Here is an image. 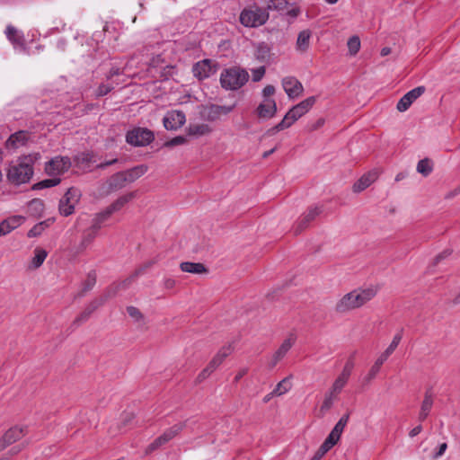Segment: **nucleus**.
Wrapping results in <instances>:
<instances>
[{
	"label": "nucleus",
	"mask_w": 460,
	"mask_h": 460,
	"mask_svg": "<svg viewBox=\"0 0 460 460\" xmlns=\"http://www.w3.org/2000/svg\"><path fill=\"white\" fill-rule=\"evenodd\" d=\"M40 158V153L20 156L13 162L7 171L8 181L15 185L30 181L33 175V164Z\"/></svg>",
	"instance_id": "nucleus-1"
},
{
	"label": "nucleus",
	"mask_w": 460,
	"mask_h": 460,
	"mask_svg": "<svg viewBox=\"0 0 460 460\" xmlns=\"http://www.w3.org/2000/svg\"><path fill=\"white\" fill-rule=\"evenodd\" d=\"M113 89L112 85L102 84L98 86L95 92L96 97H102L108 94Z\"/></svg>",
	"instance_id": "nucleus-51"
},
{
	"label": "nucleus",
	"mask_w": 460,
	"mask_h": 460,
	"mask_svg": "<svg viewBox=\"0 0 460 460\" xmlns=\"http://www.w3.org/2000/svg\"><path fill=\"white\" fill-rule=\"evenodd\" d=\"M187 143V138L183 136H177L164 143V146H176Z\"/></svg>",
	"instance_id": "nucleus-50"
},
{
	"label": "nucleus",
	"mask_w": 460,
	"mask_h": 460,
	"mask_svg": "<svg viewBox=\"0 0 460 460\" xmlns=\"http://www.w3.org/2000/svg\"><path fill=\"white\" fill-rule=\"evenodd\" d=\"M96 284V272L94 270H91L84 281L82 284V289L79 293L80 296H84L88 291H90L94 285Z\"/></svg>",
	"instance_id": "nucleus-29"
},
{
	"label": "nucleus",
	"mask_w": 460,
	"mask_h": 460,
	"mask_svg": "<svg viewBox=\"0 0 460 460\" xmlns=\"http://www.w3.org/2000/svg\"><path fill=\"white\" fill-rule=\"evenodd\" d=\"M193 75L199 81L208 78L215 73L209 59H203L195 63L192 66Z\"/></svg>",
	"instance_id": "nucleus-14"
},
{
	"label": "nucleus",
	"mask_w": 460,
	"mask_h": 460,
	"mask_svg": "<svg viewBox=\"0 0 460 460\" xmlns=\"http://www.w3.org/2000/svg\"><path fill=\"white\" fill-rule=\"evenodd\" d=\"M433 170L432 162L429 158L419 161L417 164V172L423 176H428Z\"/></svg>",
	"instance_id": "nucleus-36"
},
{
	"label": "nucleus",
	"mask_w": 460,
	"mask_h": 460,
	"mask_svg": "<svg viewBox=\"0 0 460 460\" xmlns=\"http://www.w3.org/2000/svg\"><path fill=\"white\" fill-rule=\"evenodd\" d=\"M377 293L374 287L358 288L345 294L335 305V311L344 314L363 306L373 299Z\"/></svg>",
	"instance_id": "nucleus-2"
},
{
	"label": "nucleus",
	"mask_w": 460,
	"mask_h": 460,
	"mask_svg": "<svg viewBox=\"0 0 460 460\" xmlns=\"http://www.w3.org/2000/svg\"><path fill=\"white\" fill-rule=\"evenodd\" d=\"M136 197V191H131L119 197L114 202H112L107 208L111 214L119 211L126 204L131 201Z\"/></svg>",
	"instance_id": "nucleus-21"
},
{
	"label": "nucleus",
	"mask_w": 460,
	"mask_h": 460,
	"mask_svg": "<svg viewBox=\"0 0 460 460\" xmlns=\"http://www.w3.org/2000/svg\"><path fill=\"white\" fill-rule=\"evenodd\" d=\"M275 93V87L273 85H267L263 88L262 94L264 99H271L270 97Z\"/></svg>",
	"instance_id": "nucleus-58"
},
{
	"label": "nucleus",
	"mask_w": 460,
	"mask_h": 460,
	"mask_svg": "<svg viewBox=\"0 0 460 460\" xmlns=\"http://www.w3.org/2000/svg\"><path fill=\"white\" fill-rule=\"evenodd\" d=\"M339 394L337 393H332V389H329L324 395L323 402L321 406V411H328L333 405L334 401L338 399Z\"/></svg>",
	"instance_id": "nucleus-34"
},
{
	"label": "nucleus",
	"mask_w": 460,
	"mask_h": 460,
	"mask_svg": "<svg viewBox=\"0 0 460 460\" xmlns=\"http://www.w3.org/2000/svg\"><path fill=\"white\" fill-rule=\"evenodd\" d=\"M186 122V116L183 111L172 110L166 112L163 123L167 130H177Z\"/></svg>",
	"instance_id": "nucleus-10"
},
{
	"label": "nucleus",
	"mask_w": 460,
	"mask_h": 460,
	"mask_svg": "<svg viewBox=\"0 0 460 460\" xmlns=\"http://www.w3.org/2000/svg\"><path fill=\"white\" fill-rule=\"evenodd\" d=\"M187 132L189 136L199 137L209 134L211 128L205 123L190 124Z\"/></svg>",
	"instance_id": "nucleus-26"
},
{
	"label": "nucleus",
	"mask_w": 460,
	"mask_h": 460,
	"mask_svg": "<svg viewBox=\"0 0 460 460\" xmlns=\"http://www.w3.org/2000/svg\"><path fill=\"white\" fill-rule=\"evenodd\" d=\"M348 49L351 56H355L360 49V40L358 36H352L348 40Z\"/></svg>",
	"instance_id": "nucleus-42"
},
{
	"label": "nucleus",
	"mask_w": 460,
	"mask_h": 460,
	"mask_svg": "<svg viewBox=\"0 0 460 460\" xmlns=\"http://www.w3.org/2000/svg\"><path fill=\"white\" fill-rule=\"evenodd\" d=\"M402 334H403V329L399 330L395 333V335L393 338L392 342L385 350V351H386V354L392 355L394 353V351L396 349V348L398 347L399 343L401 342V341L402 339Z\"/></svg>",
	"instance_id": "nucleus-41"
},
{
	"label": "nucleus",
	"mask_w": 460,
	"mask_h": 460,
	"mask_svg": "<svg viewBox=\"0 0 460 460\" xmlns=\"http://www.w3.org/2000/svg\"><path fill=\"white\" fill-rule=\"evenodd\" d=\"M108 192H114L126 187V178L122 172L114 173L107 180Z\"/></svg>",
	"instance_id": "nucleus-19"
},
{
	"label": "nucleus",
	"mask_w": 460,
	"mask_h": 460,
	"mask_svg": "<svg viewBox=\"0 0 460 460\" xmlns=\"http://www.w3.org/2000/svg\"><path fill=\"white\" fill-rule=\"evenodd\" d=\"M5 220L6 223L10 225L12 230H14L22 225V223L24 221V217L21 216H13L6 218Z\"/></svg>",
	"instance_id": "nucleus-49"
},
{
	"label": "nucleus",
	"mask_w": 460,
	"mask_h": 460,
	"mask_svg": "<svg viewBox=\"0 0 460 460\" xmlns=\"http://www.w3.org/2000/svg\"><path fill=\"white\" fill-rule=\"evenodd\" d=\"M12 230L10 225L8 223H6V220H3L1 223H0V236H3V235H5L7 234H9Z\"/></svg>",
	"instance_id": "nucleus-57"
},
{
	"label": "nucleus",
	"mask_w": 460,
	"mask_h": 460,
	"mask_svg": "<svg viewBox=\"0 0 460 460\" xmlns=\"http://www.w3.org/2000/svg\"><path fill=\"white\" fill-rule=\"evenodd\" d=\"M349 414H344L339 420L338 422L335 424V428L339 429L340 430H341L343 432L344 430V428L346 427L348 421H349Z\"/></svg>",
	"instance_id": "nucleus-56"
},
{
	"label": "nucleus",
	"mask_w": 460,
	"mask_h": 460,
	"mask_svg": "<svg viewBox=\"0 0 460 460\" xmlns=\"http://www.w3.org/2000/svg\"><path fill=\"white\" fill-rule=\"evenodd\" d=\"M71 166V161L66 156H56L46 163L45 172L49 176H57L63 174Z\"/></svg>",
	"instance_id": "nucleus-8"
},
{
	"label": "nucleus",
	"mask_w": 460,
	"mask_h": 460,
	"mask_svg": "<svg viewBox=\"0 0 460 460\" xmlns=\"http://www.w3.org/2000/svg\"><path fill=\"white\" fill-rule=\"evenodd\" d=\"M5 35L14 47H23L24 38L23 35L17 31L15 27L9 24L5 29Z\"/></svg>",
	"instance_id": "nucleus-22"
},
{
	"label": "nucleus",
	"mask_w": 460,
	"mask_h": 460,
	"mask_svg": "<svg viewBox=\"0 0 460 460\" xmlns=\"http://www.w3.org/2000/svg\"><path fill=\"white\" fill-rule=\"evenodd\" d=\"M34 257L32 258L31 263L33 268H40L47 258V252L44 249L37 248L34 251Z\"/></svg>",
	"instance_id": "nucleus-38"
},
{
	"label": "nucleus",
	"mask_w": 460,
	"mask_h": 460,
	"mask_svg": "<svg viewBox=\"0 0 460 460\" xmlns=\"http://www.w3.org/2000/svg\"><path fill=\"white\" fill-rule=\"evenodd\" d=\"M233 108H234L233 106H229V107H227V106H216L215 107L216 111L217 113L223 112L225 114H227V113L231 112Z\"/></svg>",
	"instance_id": "nucleus-63"
},
{
	"label": "nucleus",
	"mask_w": 460,
	"mask_h": 460,
	"mask_svg": "<svg viewBox=\"0 0 460 460\" xmlns=\"http://www.w3.org/2000/svg\"><path fill=\"white\" fill-rule=\"evenodd\" d=\"M249 79L248 72L240 66L223 69L220 75V84L223 89L235 91L243 87Z\"/></svg>",
	"instance_id": "nucleus-3"
},
{
	"label": "nucleus",
	"mask_w": 460,
	"mask_h": 460,
	"mask_svg": "<svg viewBox=\"0 0 460 460\" xmlns=\"http://www.w3.org/2000/svg\"><path fill=\"white\" fill-rule=\"evenodd\" d=\"M80 191L72 187L67 190L65 195L59 201V212L64 217H68L72 215L75 211V206L79 201L80 199Z\"/></svg>",
	"instance_id": "nucleus-7"
},
{
	"label": "nucleus",
	"mask_w": 460,
	"mask_h": 460,
	"mask_svg": "<svg viewBox=\"0 0 460 460\" xmlns=\"http://www.w3.org/2000/svg\"><path fill=\"white\" fill-rule=\"evenodd\" d=\"M233 351L234 348L232 344L229 343L223 346L212 358L208 366L215 371Z\"/></svg>",
	"instance_id": "nucleus-17"
},
{
	"label": "nucleus",
	"mask_w": 460,
	"mask_h": 460,
	"mask_svg": "<svg viewBox=\"0 0 460 460\" xmlns=\"http://www.w3.org/2000/svg\"><path fill=\"white\" fill-rule=\"evenodd\" d=\"M447 443H442L439 447H438V450L435 453V457H440L441 456L444 455L445 451L447 450Z\"/></svg>",
	"instance_id": "nucleus-64"
},
{
	"label": "nucleus",
	"mask_w": 460,
	"mask_h": 460,
	"mask_svg": "<svg viewBox=\"0 0 460 460\" xmlns=\"http://www.w3.org/2000/svg\"><path fill=\"white\" fill-rule=\"evenodd\" d=\"M349 380V376L340 373V375L335 378L330 389L332 390V393L334 392L340 394L342 389L347 385Z\"/></svg>",
	"instance_id": "nucleus-33"
},
{
	"label": "nucleus",
	"mask_w": 460,
	"mask_h": 460,
	"mask_svg": "<svg viewBox=\"0 0 460 460\" xmlns=\"http://www.w3.org/2000/svg\"><path fill=\"white\" fill-rule=\"evenodd\" d=\"M180 269L183 272L202 274L207 273L208 270L203 263L184 261L180 264Z\"/></svg>",
	"instance_id": "nucleus-25"
},
{
	"label": "nucleus",
	"mask_w": 460,
	"mask_h": 460,
	"mask_svg": "<svg viewBox=\"0 0 460 460\" xmlns=\"http://www.w3.org/2000/svg\"><path fill=\"white\" fill-rule=\"evenodd\" d=\"M311 35L309 30H304L299 32L296 44L297 51L305 52L309 49Z\"/></svg>",
	"instance_id": "nucleus-27"
},
{
	"label": "nucleus",
	"mask_w": 460,
	"mask_h": 460,
	"mask_svg": "<svg viewBox=\"0 0 460 460\" xmlns=\"http://www.w3.org/2000/svg\"><path fill=\"white\" fill-rule=\"evenodd\" d=\"M98 234V231L92 228L91 226L86 229L82 235V240L78 245V250L80 252L85 250L96 238Z\"/></svg>",
	"instance_id": "nucleus-28"
},
{
	"label": "nucleus",
	"mask_w": 460,
	"mask_h": 460,
	"mask_svg": "<svg viewBox=\"0 0 460 460\" xmlns=\"http://www.w3.org/2000/svg\"><path fill=\"white\" fill-rule=\"evenodd\" d=\"M379 371H380V368L377 367V366L373 365L371 367L369 372L367 373V375L363 377V379H362L363 385L370 384L371 381L376 378V376Z\"/></svg>",
	"instance_id": "nucleus-47"
},
{
	"label": "nucleus",
	"mask_w": 460,
	"mask_h": 460,
	"mask_svg": "<svg viewBox=\"0 0 460 460\" xmlns=\"http://www.w3.org/2000/svg\"><path fill=\"white\" fill-rule=\"evenodd\" d=\"M185 427L184 422H179L165 429L162 436L167 441H171L173 438H175Z\"/></svg>",
	"instance_id": "nucleus-31"
},
{
	"label": "nucleus",
	"mask_w": 460,
	"mask_h": 460,
	"mask_svg": "<svg viewBox=\"0 0 460 460\" xmlns=\"http://www.w3.org/2000/svg\"><path fill=\"white\" fill-rule=\"evenodd\" d=\"M376 179V173L374 172H369L364 175H362L354 184H353V191L354 192H361L366 190L368 186L371 185Z\"/></svg>",
	"instance_id": "nucleus-20"
},
{
	"label": "nucleus",
	"mask_w": 460,
	"mask_h": 460,
	"mask_svg": "<svg viewBox=\"0 0 460 460\" xmlns=\"http://www.w3.org/2000/svg\"><path fill=\"white\" fill-rule=\"evenodd\" d=\"M291 389V384L289 378L286 377L277 384L273 389V394L280 396L287 394Z\"/></svg>",
	"instance_id": "nucleus-39"
},
{
	"label": "nucleus",
	"mask_w": 460,
	"mask_h": 460,
	"mask_svg": "<svg viewBox=\"0 0 460 460\" xmlns=\"http://www.w3.org/2000/svg\"><path fill=\"white\" fill-rule=\"evenodd\" d=\"M296 338L294 336H290L288 339H286L279 348L276 350L279 352V354H281L282 356H286V354L288 352V350L292 348V346L295 344Z\"/></svg>",
	"instance_id": "nucleus-44"
},
{
	"label": "nucleus",
	"mask_w": 460,
	"mask_h": 460,
	"mask_svg": "<svg viewBox=\"0 0 460 460\" xmlns=\"http://www.w3.org/2000/svg\"><path fill=\"white\" fill-rule=\"evenodd\" d=\"M128 314L137 323H139L144 320V315L140 312V310L133 305H129L127 307Z\"/></svg>",
	"instance_id": "nucleus-46"
},
{
	"label": "nucleus",
	"mask_w": 460,
	"mask_h": 460,
	"mask_svg": "<svg viewBox=\"0 0 460 460\" xmlns=\"http://www.w3.org/2000/svg\"><path fill=\"white\" fill-rule=\"evenodd\" d=\"M286 128H288V123H286V122L284 121V119H282V120H281L279 123H278L276 126H274V127H272V128H269V129L266 131V133H265V134H266L267 136H273V135H275L277 132L281 131V130H284V129H286Z\"/></svg>",
	"instance_id": "nucleus-48"
},
{
	"label": "nucleus",
	"mask_w": 460,
	"mask_h": 460,
	"mask_svg": "<svg viewBox=\"0 0 460 460\" xmlns=\"http://www.w3.org/2000/svg\"><path fill=\"white\" fill-rule=\"evenodd\" d=\"M28 445V443H22L21 445H17L15 447H13L8 452H7V456H14V455H17L19 454L23 448H25V447Z\"/></svg>",
	"instance_id": "nucleus-59"
},
{
	"label": "nucleus",
	"mask_w": 460,
	"mask_h": 460,
	"mask_svg": "<svg viewBox=\"0 0 460 460\" xmlns=\"http://www.w3.org/2000/svg\"><path fill=\"white\" fill-rule=\"evenodd\" d=\"M167 441L164 439V438L161 435L158 438H156L151 444L147 446L146 448V455H149L152 452L157 450L162 446L165 445Z\"/></svg>",
	"instance_id": "nucleus-43"
},
{
	"label": "nucleus",
	"mask_w": 460,
	"mask_h": 460,
	"mask_svg": "<svg viewBox=\"0 0 460 460\" xmlns=\"http://www.w3.org/2000/svg\"><path fill=\"white\" fill-rule=\"evenodd\" d=\"M322 213V208L319 207H311L308 210L301 216V217L296 221L294 226L295 234H300L303 230H305L309 224L316 218Z\"/></svg>",
	"instance_id": "nucleus-11"
},
{
	"label": "nucleus",
	"mask_w": 460,
	"mask_h": 460,
	"mask_svg": "<svg viewBox=\"0 0 460 460\" xmlns=\"http://www.w3.org/2000/svg\"><path fill=\"white\" fill-rule=\"evenodd\" d=\"M27 433L28 430L26 427H11L8 430L4 432V434L0 438V452L4 450L7 447L15 443L16 441L20 440Z\"/></svg>",
	"instance_id": "nucleus-9"
},
{
	"label": "nucleus",
	"mask_w": 460,
	"mask_h": 460,
	"mask_svg": "<svg viewBox=\"0 0 460 460\" xmlns=\"http://www.w3.org/2000/svg\"><path fill=\"white\" fill-rule=\"evenodd\" d=\"M353 368H354V361L352 358H349L346 361L345 365L343 366V368H342L341 374L350 377Z\"/></svg>",
	"instance_id": "nucleus-54"
},
{
	"label": "nucleus",
	"mask_w": 460,
	"mask_h": 460,
	"mask_svg": "<svg viewBox=\"0 0 460 460\" xmlns=\"http://www.w3.org/2000/svg\"><path fill=\"white\" fill-rule=\"evenodd\" d=\"M143 274H144L143 269H137L128 278H127L126 279H124L120 283H119L118 288H119V289L128 288L131 285V283L137 279V278H138L139 276H141Z\"/></svg>",
	"instance_id": "nucleus-40"
},
{
	"label": "nucleus",
	"mask_w": 460,
	"mask_h": 460,
	"mask_svg": "<svg viewBox=\"0 0 460 460\" xmlns=\"http://www.w3.org/2000/svg\"><path fill=\"white\" fill-rule=\"evenodd\" d=\"M265 66H260L258 68H255V69H252V81L253 82H259L262 79V77L264 76L265 75Z\"/></svg>",
	"instance_id": "nucleus-53"
},
{
	"label": "nucleus",
	"mask_w": 460,
	"mask_h": 460,
	"mask_svg": "<svg viewBox=\"0 0 460 460\" xmlns=\"http://www.w3.org/2000/svg\"><path fill=\"white\" fill-rule=\"evenodd\" d=\"M270 48L267 43L261 42L256 46L254 56L259 61H265L270 55Z\"/></svg>",
	"instance_id": "nucleus-35"
},
{
	"label": "nucleus",
	"mask_w": 460,
	"mask_h": 460,
	"mask_svg": "<svg viewBox=\"0 0 460 460\" xmlns=\"http://www.w3.org/2000/svg\"><path fill=\"white\" fill-rule=\"evenodd\" d=\"M147 171V166L141 164L135 166L129 170L122 171L124 177L126 178V183L134 182L136 180L144 175Z\"/></svg>",
	"instance_id": "nucleus-23"
},
{
	"label": "nucleus",
	"mask_w": 460,
	"mask_h": 460,
	"mask_svg": "<svg viewBox=\"0 0 460 460\" xmlns=\"http://www.w3.org/2000/svg\"><path fill=\"white\" fill-rule=\"evenodd\" d=\"M316 98L310 96L298 104L293 106L284 116L283 119L288 124V128L291 127L298 119L307 113L310 109L314 105Z\"/></svg>",
	"instance_id": "nucleus-5"
},
{
	"label": "nucleus",
	"mask_w": 460,
	"mask_h": 460,
	"mask_svg": "<svg viewBox=\"0 0 460 460\" xmlns=\"http://www.w3.org/2000/svg\"><path fill=\"white\" fill-rule=\"evenodd\" d=\"M341 434H342L341 430H340L339 429L333 427V429H332V431L330 432L328 437H330L331 438H332L333 440L338 442L340 440V438H341Z\"/></svg>",
	"instance_id": "nucleus-61"
},
{
	"label": "nucleus",
	"mask_w": 460,
	"mask_h": 460,
	"mask_svg": "<svg viewBox=\"0 0 460 460\" xmlns=\"http://www.w3.org/2000/svg\"><path fill=\"white\" fill-rule=\"evenodd\" d=\"M104 303V299H95L92 301L89 305H86L84 310L75 319L74 324L80 325L81 323L86 322L90 315L102 304Z\"/></svg>",
	"instance_id": "nucleus-18"
},
{
	"label": "nucleus",
	"mask_w": 460,
	"mask_h": 460,
	"mask_svg": "<svg viewBox=\"0 0 460 460\" xmlns=\"http://www.w3.org/2000/svg\"><path fill=\"white\" fill-rule=\"evenodd\" d=\"M337 442L331 438L330 437H327L323 443L320 446V449L326 454L334 445H336Z\"/></svg>",
	"instance_id": "nucleus-55"
},
{
	"label": "nucleus",
	"mask_w": 460,
	"mask_h": 460,
	"mask_svg": "<svg viewBox=\"0 0 460 460\" xmlns=\"http://www.w3.org/2000/svg\"><path fill=\"white\" fill-rule=\"evenodd\" d=\"M30 133L25 130H20L13 134H12L9 138L5 142V146L7 148L16 149L18 147L23 146L26 145L29 140Z\"/></svg>",
	"instance_id": "nucleus-16"
},
{
	"label": "nucleus",
	"mask_w": 460,
	"mask_h": 460,
	"mask_svg": "<svg viewBox=\"0 0 460 460\" xmlns=\"http://www.w3.org/2000/svg\"><path fill=\"white\" fill-rule=\"evenodd\" d=\"M52 219H48L36 224L27 234L28 237H36L41 234V233L52 224Z\"/></svg>",
	"instance_id": "nucleus-32"
},
{
	"label": "nucleus",
	"mask_w": 460,
	"mask_h": 460,
	"mask_svg": "<svg viewBox=\"0 0 460 460\" xmlns=\"http://www.w3.org/2000/svg\"><path fill=\"white\" fill-rule=\"evenodd\" d=\"M147 171V166L141 164L135 166L129 170L122 171L124 177L126 178V183L134 182L136 180L144 175Z\"/></svg>",
	"instance_id": "nucleus-24"
},
{
	"label": "nucleus",
	"mask_w": 460,
	"mask_h": 460,
	"mask_svg": "<svg viewBox=\"0 0 460 460\" xmlns=\"http://www.w3.org/2000/svg\"><path fill=\"white\" fill-rule=\"evenodd\" d=\"M163 284H164V288L172 289V288H173L175 287L176 282L172 278H166V279H164Z\"/></svg>",
	"instance_id": "nucleus-62"
},
{
	"label": "nucleus",
	"mask_w": 460,
	"mask_h": 460,
	"mask_svg": "<svg viewBox=\"0 0 460 460\" xmlns=\"http://www.w3.org/2000/svg\"><path fill=\"white\" fill-rule=\"evenodd\" d=\"M111 215L112 214L107 208L103 211L97 213L93 219L91 227L99 232L102 223L106 221Z\"/></svg>",
	"instance_id": "nucleus-30"
},
{
	"label": "nucleus",
	"mask_w": 460,
	"mask_h": 460,
	"mask_svg": "<svg viewBox=\"0 0 460 460\" xmlns=\"http://www.w3.org/2000/svg\"><path fill=\"white\" fill-rule=\"evenodd\" d=\"M282 86L290 99L298 97L304 91L302 84L294 76L284 77L282 79Z\"/></svg>",
	"instance_id": "nucleus-13"
},
{
	"label": "nucleus",
	"mask_w": 460,
	"mask_h": 460,
	"mask_svg": "<svg viewBox=\"0 0 460 460\" xmlns=\"http://www.w3.org/2000/svg\"><path fill=\"white\" fill-rule=\"evenodd\" d=\"M60 181L61 180H60L59 177L52 176V178H50V179H46V180H43V181L38 182L35 185V188H37V189H44V188L54 187V186H57L58 184H59Z\"/></svg>",
	"instance_id": "nucleus-45"
},
{
	"label": "nucleus",
	"mask_w": 460,
	"mask_h": 460,
	"mask_svg": "<svg viewBox=\"0 0 460 460\" xmlns=\"http://www.w3.org/2000/svg\"><path fill=\"white\" fill-rule=\"evenodd\" d=\"M425 90L424 86H418L409 91L397 102V110L401 112L407 111L412 102L424 93Z\"/></svg>",
	"instance_id": "nucleus-12"
},
{
	"label": "nucleus",
	"mask_w": 460,
	"mask_h": 460,
	"mask_svg": "<svg viewBox=\"0 0 460 460\" xmlns=\"http://www.w3.org/2000/svg\"><path fill=\"white\" fill-rule=\"evenodd\" d=\"M269 13L265 8L258 5H252L244 8L240 13V22L248 28L260 27L269 20Z\"/></svg>",
	"instance_id": "nucleus-4"
},
{
	"label": "nucleus",
	"mask_w": 460,
	"mask_h": 460,
	"mask_svg": "<svg viewBox=\"0 0 460 460\" xmlns=\"http://www.w3.org/2000/svg\"><path fill=\"white\" fill-rule=\"evenodd\" d=\"M433 402H434V400H433L432 390H431V388L427 389L424 394V399L420 405V411L429 413L432 409Z\"/></svg>",
	"instance_id": "nucleus-37"
},
{
	"label": "nucleus",
	"mask_w": 460,
	"mask_h": 460,
	"mask_svg": "<svg viewBox=\"0 0 460 460\" xmlns=\"http://www.w3.org/2000/svg\"><path fill=\"white\" fill-rule=\"evenodd\" d=\"M214 372V370H212L208 366H207L197 376L196 378V383L197 384H200L202 383L204 380H206L212 373Z\"/></svg>",
	"instance_id": "nucleus-52"
},
{
	"label": "nucleus",
	"mask_w": 460,
	"mask_h": 460,
	"mask_svg": "<svg viewBox=\"0 0 460 460\" xmlns=\"http://www.w3.org/2000/svg\"><path fill=\"white\" fill-rule=\"evenodd\" d=\"M277 113V104L274 99H264L256 109L258 118L269 119L273 118Z\"/></svg>",
	"instance_id": "nucleus-15"
},
{
	"label": "nucleus",
	"mask_w": 460,
	"mask_h": 460,
	"mask_svg": "<svg viewBox=\"0 0 460 460\" xmlns=\"http://www.w3.org/2000/svg\"><path fill=\"white\" fill-rule=\"evenodd\" d=\"M390 354H386V351H384L376 360L374 365L377 366V367L381 368L382 365L387 360Z\"/></svg>",
	"instance_id": "nucleus-60"
},
{
	"label": "nucleus",
	"mask_w": 460,
	"mask_h": 460,
	"mask_svg": "<svg viewBox=\"0 0 460 460\" xmlns=\"http://www.w3.org/2000/svg\"><path fill=\"white\" fill-rule=\"evenodd\" d=\"M155 139L154 133L146 128H135L128 131L126 141L135 146H145L149 145Z\"/></svg>",
	"instance_id": "nucleus-6"
}]
</instances>
